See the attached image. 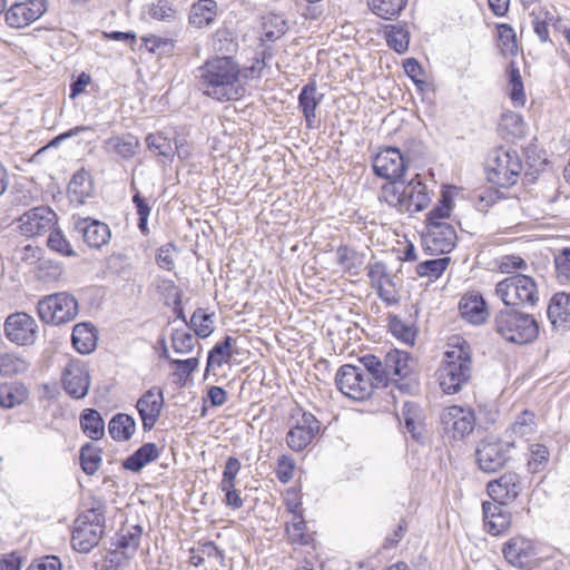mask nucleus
I'll return each mask as SVG.
<instances>
[{"instance_id": "nucleus-1", "label": "nucleus", "mask_w": 570, "mask_h": 570, "mask_svg": "<svg viewBox=\"0 0 570 570\" xmlns=\"http://www.w3.org/2000/svg\"><path fill=\"white\" fill-rule=\"evenodd\" d=\"M239 65L230 56L208 59L198 68L204 94L218 101L237 99L239 94Z\"/></svg>"}, {"instance_id": "nucleus-2", "label": "nucleus", "mask_w": 570, "mask_h": 570, "mask_svg": "<svg viewBox=\"0 0 570 570\" xmlns=\"http://www.w3.org/2000/svg\"><path fill=\"white\" fill-rule=\"evenodd\" d=\"M472 377V355L469 344H462L446 351L444 360L438 370L440 387L445 394H455L466 385Z\"/></svg>"}, {"instance_id": "nucleus-3", "label": "nucleus", "mask_w": 570, "mask_h": 570, "mask_svg": "<svg viewBox=\"0 0 570 570\" xmlns=\"http://www.w3.org/2000/svg\"><path fill=\"white\" fill-rule=\"evenodd\" d=\"M493 324L495 332L510 343L528 344L539 336V324L533 315L513 308L499 311Z\"/></svg>"}, {"instance_id": "nucleus-4", "label": "nucleus", "mask_w": 570, "mask_h": 570, "mask_svg": "<svg viewBox=\"0 0 570 570\" xmlns=\"http://www.w3.org/2000/svg\"><path fill=\"white\" fill-rule=\"evenodd\" d=\"M382 198L401 213L421 212L431 202L426 185L416 178L411 179L407 184H385L382 187Z\"/></svg>"}, {"instance_id": "nucleus-5", "label": "nucleus", "mask_w": 570, "mask_h": 570, "mask_svg": "<svg viewBox=\"0 0 570 570\" xmlns=\"http://www.w3.org/2000/svg\"><path fill=\"white\" fill-rule=\"evenodd\" d=\"M522 167V160L517 150L498 147L488 155L487 178L493 185L509 188L517 184Z\"/></svg>"}, {"instance_id": "nucleus-6", "label": "nucleus", "mask_w": 570, "mask_h": 570, "mask_svg": "<svg viewBox=\"0 0 570 570\" xmlns=\"http://www.w3.org/2000/svg\"><path fill=\"white\" fill-rule=\"evenodd\" d=\"M495 295L505 306L533 307L539 301L534 279L524 274H514L499 282L495 286Z\"/></svg>"}, {"instance_id": "nucleus-7", "label": "nucleus", "mask_w": 570, "mask_h": 570, "mask_svg": "<svg viewBox=\"0 0 570 570\" xmlns=\"http://www.w3.org/2000/svg\"><path fill=\"white\" fill-rule=\"evenodd\" d=\"M37 312L40 320L47 324H65L77 317L78 301L65 292L51 294L38 302Z\"/></svg>"}, {"instance_id": "nucleus-8", "label": "nucleus", "mask_w": 570, "mask_h": 570, "mask_svg": "<svg viewBox=\"0 0 570 570\" xmlns=\"http://www.w3.org/2000/svg\"><path fill=\"white\" fill-rule=\"evenodd\" d=\"M513 448V441H502L493 436L482 439L475 449L478 466L485 473L500 471L510 461Z\"/></svg>"}, {"instance_id": "nucleus-9", "label": "nucleus", "mask_w": 570, "mask_h": 570, "mask_svg": "<svg viewBox=\"0 0 570 570\" xmlns=\"http://www.w3.org/2000/svg\"><path fill=\"white\" fill-rule=\"evenodd\" d=\"M335 383L344 395L355 401L371 397L375 390L368 374L361 366L352 364H344L338 368Z\"/></svg>"}, {"instance_id": "nucleus-10", "label": "nucleus", "mask_w": 570, "mask_h": 570, "mask_svg": "<svg viewBox=\"0 0 570 570\" xmlns=\"http://www.w3.org/2000/svg\"><path fill=\"white\" fill-rule=\"evenodd\" d=\"M410 360V353L401 350H392L385 354L384 366L387 374V384L392 382L401 391H411L415 381L413 380Z\"/></svg>"}, {"instance_id": "nucleus-11", "label": "nucleus", "mask_w": 570, "mask_h": 570, "mask_svg": "<svg viewBox=\"0 0 570 570\" xmlns=\"http://www.w3.org/2000/svg\"><path fill=\"white\" fill-rule=\"evenodd\" d=\"M372 167L376 176L389 180L387 184L400 185L406 163L400 149L387 147L373 158Z\"/></svg>"}, {"instance_id": "nucleus-12", "label": "nucleus", "mask_w": 570, "mask_h": 570, "mask_svg": "<svg viewBox=\"0 0 570 570\" xmlns=\"http://www.w3.org/2000/svg\"><path fill=\"white\" fill-rule=\"evenodd\" d=\"M4 333L7 338L17 345H31L37 340L38 325L27 313H14L7 317Z\"/></svg>"}, {"instance_id": "nucleus-13", "label": "nucleus", "mask_w": 570, "mask_h": 570, "mask_svg": "<svg viewBox=\"0 0 570 570\" xmlns=\"http://www.w3.org/2000/svg\"><path fill=\"white\" fill-rule=\"evenodd\" d=\"M72 224L77 234L82 237L90 248L99 249L110 240L109 226L98 219L72 216Z\"/></svg>"}, {"instance_id": "nucleus-14", "label": "nucleus", "mask_w": 570, "mask_h": 570, "mask_svg": "<svg viewBox=\"0 0 570 570\" xmlns=\"http://www.w3.org/2000/svg\"><path fill=\"white\" fill-rule=\"evenodd\" d=\"M165 404L164 392L159 387H151L146 391L136 403L142 430L149 432L160 417Z\"/></svg>"}, {"instance_id": "nucleus-15", "label": "nucleus", "mask_w": 570, "mask_h": 570, "mask_svg": "<svg viewBox=\"0 0 570 570\" xmlns=\"http://www.w3.org/2000/svg\"><path fill=\"white\" fill-rule=\"evenodd\" d=\"M441 423L444 431L451 432L454 439H463L473 431L475 417L471 410L452 405L442 412Z\"/></svg>"}, {"instance_id": "nucleus-16", "label": "nucleus", "mask_w": 570, "mask_h": 570, "mask_svg": "<svg viewBox=\"0 0 570 570\" xmlns=\"http://www.w3.org/2000/svg\"><path fill=\"white\" fill-rule=\"evenodd\" d=\"M46 11V0L16 2L6 11V22L11 28H24L38 20Z\"/></svg>"}, {"instance_id": "nucleus-17", "label": "nucleus", "mask_w": 570, "mask_h": 570, "mask_svg": "<svg viewBox=\"0 0 570 570\" xmlns=\"http://www.w3.org/2000/svg\"><path fill=\"white\" fill-rule=\"evenodd\" d=\"M56 218L57 215L51 208L47 206L35 207L20 216L19 228L22 235L35 237L51 230Z\"/></svg>"}, {"instance_id": "nucleus-18", "label": "nucleus", "mask_w": 570, "mask_h": 570, "mask_svg": "<svg viewBox=\"0 0 570 570\" xmlns=\"http://www.w3.org/2000/svg\"><path fill=\"white\" fill-rule=\"evenodd\" d=\"M423 242L430 254H448L455 247L458 235L451 224H434V226L428 227Z\"/></svg>"}, {"instance_id": "nucleus-19", "label": "nucleus", "mask_w": 570, "mask_h": 570, "mask_svg": "<svg viewBox=\"0 0 570 570\" xmlns=\"http://www.w3.org/2000/svg\"><path fill=\"white\" fill-rule=\"evenodd\" d=\"M521 490V480L515 472H507L487 484L489 497L501 504L513 502L519 497Z\"/></svg>"}, {"instance_id": "nucleus-20", "label": "nucleus", "mask_w": 570, "mask_h": 570, "mask_svg": "<svg viewBox=\"0 0 570 570\" xmlns=\"http://www.w3.org/2000/svg\"><path fill=\"white\" fill-rule=\"evenodd\" d=\"M66 393L72 399H83L89 391L90 377L87 368L79 363H69L62 375Z\"/></svg>"}, {"instance_id": "nucleus-21", "label": "nucleus", "mask_w": 570, "mask_h": 570, "mask_svg": "<svg viewBox=\"0 0 570 570\" xmlns=\"http://www.w3.org/2000/svg\"><path fill=\"white\" fill-rule=\"evenodd\" d=\"M502 552L505 560L518 568L528 567L537 554L533 541L524 537L511 538L504 543Z\"/></svg>"}, {"instance_id": "nucleus-22", "label": "nucleus", "mask_w": 570, "mask_h": 570, "mask_svg": "<svg viewBox=\"0 0 570 570\" xmlns=\"http://www.w3.org/2000/svg\"><path fill=\"white\" fill-rule=\"evenodd\" d=\"M324 94L317 90L314 79H311L299 91L297 102L298 109L302 111L306 128H316L317 116L316 109L323 102Z\"/></svg>"}, {"instance_id": "nucleus-23", "label": "nucleus", "mask_w": 570, "mask_h": 570, "mask_svg": "<svg viewBox=\"0 0 570 570\" xmlns=\"http://www.w3.org/2000/svg\"><path fill=\"white\" fill-rule=\"evenodd\" d=\"M505 505L495 501L482 503L484 529L489 534L499 535L510 527L511 514L504 509Z\"/></svg>"}, {"instance_id": "nucleus-24", "label": "nucleus", "mask_w": 570, "mask_h": 570, "mask_svg": "<svg viewBox=\"0 0 570 570\" xmlns=\"http://www.w3.org/2000/svg\"><path fill=\"white\" fill-rule=\"evenodd\" d=\"M548 318L553 328L560 332L570 330V293H556L548 306Z\"/></svg>"}, {"instance_id": "nucleus-25", "label": "nucleus", "mask_w": 570, "mask_h": 570, "mask_svg": "<svg viewBox=\"0 0 570 570\" xmlns=\"http://www.w3.org/2000/svg\"><path fill=\"white\" fill-rule=\"evenodd\" d=\"M461 316L474 325L483 324L488 318L487 303L481 294L464 295L459 303Z\"/></svg>"}, {"instance_id": "nucleus-26", "label": "nucleus", "mask_w": 570, "mask_h": 570, "mask_svg": "<svg viewBox=\"0 0 570 570\" xmlns=\"http://www.w3.org/2000/svg\"><path fill=\"white\" fill-rule=\"evenodd\" d=\"M140 147L139 140L134 135H117L104 140L102 148L108 154H114L122 160L131 159Z\"/></svg>"}, {"instance_id": "nucleus-27", "label": "nucleus", "mask_w": 570, "mask_h": 570, "mask_svg": "<svg viewBox=\"0 0 570 570\" xmlns=\"http://www.w3.org/2000/svg\"><path fill=\"white\" fill-rule=\"evenodd\" d=\"M105 528L92 527L88 524H76L72 531L71 543L72 548L79 552L87 553L96 547L102 534Z\"/></svg>"}, {"instance_id": "nucleus-28", "label": "nucleus", "mask_w": 570, "mask_h": 570, "mask_svg": "<svg viewBox=\"0 0 570 570\" xmlns=\"http://www.w3.org/2000/svg\"><path fill=\"white\" fill-rule=\"evenodd\" d=\"M218 13V6L215 0H198L193 3L188 14V22L200 29L212 24Z\"/></svg>"}, {"instance_id": "nucleus-29", "label": "nucleus", "mask_w": 570, "mask_h": 570, "mask_svg": "<svg viewBox=\"0 0 570 570\" xmlns=\"http://www.w3.org/2000/svg\"><path fill=\"white\" fill-rule=\"evenodd\" d=\"M159 458V449L153 442L144 443L132 454H130L124 462L122 468L131 472L141 471L147 464Z\"/></svg>"}, {"instance_id": "nucleus-30", "label": "nucleus", "mask_w": 570, "mask_h": 570, "mask_svg": "<svg viewBox=\"0 0 570 570\" xmlns=\"http://www.w3.org/2000/svg\"><path fill=\"white\" fill-rule=\"evenodd\" d=\"M94 185L90 174L83 168L76 171L67 186V193L71 202L83 204L91 196Z\"/></svg>"}, {"instance_id": "nucleus-31", "label": "nucleus", "mask_w": 570, "mask_h": 570, "mask_svg": "<svg viewBox=\"0 0 570 570\" xmlns=\"http://www.w3.org/2000/svg\"><path fill=\"white\" fill-rule=\"evenodd\" d=\"M72 345L80 354H89L97 346V331L91 323H79L73 326Z\"/></svg>"}, {"instance_id": "nucleus-32", "label": "nucleus", "mask_w": 570, "mask_h": 570, "mask_svg": "<svg viewBox=\"0 0 570 570\" xmlns=\"http://www.w3.org/2000/svg\"><path fill=\"white\" fill-rule=\"evenodd\" d=\"M236 342V338L226 335L222 342L214 345L207 356L206 373H208L210 368L219 367L230 361L233 355L236 353L234 348Z\"/></svg>"}, {"instance_id": "nucleus-33", "label": "nucleus", "mask_w": 570, "mask_h": 570, "mask_svg": "<svg viewBox=\"0 0 570 570\" xmlns=\"http://www.w3.org/2000/svg\"><path fill=\"white\" fill-rule=\"evenodd\" d=\"M135 431L136 421L127 413H117L108 423V432L111 439L117 442L130 440Z\"/></svg>"}, {"instance_id": "nucleus-34", "label": "nucleus", "mask_w": 570, "mask_h": 570, "mask_svg": "<svg viewBox=\"0 0 570 570\" xmlns=\"http://www.w3.org/2000/svg\"><path fill=\"white\" fill-rule=\"evenodd\" d=\"M362 368L373 383L374 389L387 386V374L384 366V358L373 354H366L360 358Z\"/></svg>"}, {"instance_id": "nucleus-35", "label": "nucleus", "mask_w": 570, "mask_h": 570, "mask_svg": "<svg viewBox=\"0 0 570 570\" xmlns=\"http://www.w3.org/2000/svg\"><path fill=\"white\" fill-rule=\"evenodd\" d=\"M28 389L18 382L4 383L0 385V406L2 409H12L22 404L28 399Z\"/></svg>"}, {"instance_id": "nucleus-36", "label": "nucleus", "mask_w": 570, "mask_h": 570, "mask_svg": "<svg viewBox=\"0 0 570 570\" xmlns=\"http://www.w3.org/2000/svg\"><path fill=\"white\" fill-rule=\"evenodd\" d=\"M387 326L391 334L400 342L413 346L416 340L417 330L412 322H405L397 315L389 314Z\"/></svg>"}, {"instance_id": "nucleus-37", "label": "nucleus", "mask_w": 570, "mask_h": 570, "mask_svg": "<svg viewBox=\"0 0 570 570\" xmlns=\"http://www.w3.org/2000/svg\"><path fill=\"white\" fill-rule=\"evenodd\" d=\"M80 426L82 432L94 441H98L105 435V422L95 409H85L81 412Z\"/></svg>"}, {"instance_id": "nucleus-38", "label": "nucleus", "mask_w": 570, "mask_h": 570, "mask_svg": "<svg viewBox=\"0 0 570 570\" xmlns=\"http://www.w3.org/2000/svg\"><path fill=\"white\" fill-rule=\"evenodd\" d=\"M509 77L508 96L514 107H523L525 105V92L520 70L514 61L509 63L507 70Z\"/></svg>"}, {"instance_id": "nucleus-39", "label": "nucleus", "mask_w": 570, "mask_h": 570, "mask_svg": "<svg viewBox=\"0 0 570 570\" xmlns=\"http://www.w3.org/2000/svg\"><path fill=\"white\" fill-rule=\"evenodd\" d=\"M384 33L387 46L391 49L397 53H404L407 51L410 45V32L405 26H387Z\"/></svg>"}, {"instance_id": "nucleus-40", "label": "nucleus", "mask_w": 570, "mask_h": 570, "mask_svg": "<svg viewBox=\"0 0 570 570\" xmlns=\"http://www.w3.org/2000/svg\"><path fill=\"white\" fill-rule=\"evenodd\" d=\"M535 414L532 411H522L509 428L511 435L520 439H529L535 433Z\"/></svg>"}, {"instance_id": "nucleus-41", "label": "nucleus", "mask_w": 570, "mask_h": 570, "mask_svg": "<svg viewBox=\"0 0 570 570\" xmlns=\"http://www.w3.org/2000/svg\"><path fill=\"white\" fill-rule=\"evenodd\" d=\"M214 560L219 563L224 561L223 552L217 548L213 541H207L199 544L198 548L190 549L189 563L199 567L205 563V560Z\"/></svg>"}, {"instance_id": "nucleus-42", "label": "nucleus", "mask_w": 570, "mask_h": 570, "mask_svg": "<svg viewBox=\"0 0 570 570\" xmlns=\"http://www.w3.org/2000/svg\"><path fill=\"white\" fill-rule=\"evenodd\" d=\"M106 503L102 500H94L90 508L78 515L76 524H88L92 527H106Z\"/></svg>"}, {"instance_id": "nucleus-43", "label": "nucleus", "mask_w": 570, "mask_h": 570, "mask_svg": "<svg viewBox=\"0 0 570 570\" xmlns=\"http://www.w3.org/2000/svg\"><path fill=\"white\" fill-rule=\"evenodd\" d=\"M407 0H367V6L374 14L382 19H392L400 14Z\"/></svg>"}, {"instance_id": "nucleus-44", "label": "nucleus", "mask_w": 570, "mask_h": 570, "mask_svg": "<svg viewBox=\"0 0 570 570\" xmlns=\"http://www.w3.org/2000/svg\"><path fill=\"white\" fill-rule=\"evenodd\" d=\"M147 148L157 156L171 160L175 155V147L169 138L163 132H151L146 137Z\"/></svg>"}, {"instance_id": "nucleus-45", "label": "nucleus", "mask_w": 570, "mask_h": 570, "mask_svg": "<svg viewBox=\"0 0 570 570\" xmlns=\"http://www.w3.org/2000/svg\"><path fill=\"white\" fill-rule=\"evenodd\" d=\"M306 530L307 524L303 514L294 517L293 522L286 525V533L293 544L308 546L313 542V535Z\"/></svg>"}, {"instance_id": "nucleus-46", "label": "nucleus", "mask_w": 570, "mask_h": 570, "mask_svg": "<svg viewBox=\"0 0 570 570\" xmlns=\"http://www.w3.org/2000/svg\"><path fill=\"white\" fill-rule=\"evenodd\" d=\"M100 452L91 443H86L81 446L80 466L87 475H94L99 470L101 463Z\"/></svg>"}, {"instance_id": "nucleus-47", "label": "nucleus", "mask_w": 570, "mask_h": 570, "mask_svg": "<svg viewBox=\"0 0 570 570\" xmlns=\"http://www.w3.org/2000/svg\"><path fill=\"white\" fill-rule=\"evenodd\" d=\"M141 534L142 528L139 524L130 527L119 534L117 548L121 550L124 554L135 553L140 544Z\"/></svg>"}, {"instance_id": "nucleus-48", "label": "nucleus", "mask_w": 570, "mask_h": 570, "mask_svg": "<svg viewBox=\"0 0 570 570\" xmlns=\"http://www.w3.org/2000/svg\"><path fill=\"white\" fill-rule=\"evenodd\" d=\"M27 370L28 363L23 358L12 353H0V376L11 377Z\"/></svg>"}, {"instance_id": "nucleus-49", "label": "nucleus", "mask_w": 570, "mask_h": 570, "mask_svg": "<svg viewBox=\"0 0 570 570\" xmlns=\"http://www.w3.org/2000/svg\"><path fill=\"white\" fill-rule=\"evenodd\" d=\"M450 262L451 258L448 256L424 261L416 266V274L436 279L444 273Z\"/></svg>"}, {"instance_id": "nucleus-50", "label": "nucleus", "mask_w": 570, "mask_h": 570, "mask_svg": "<svg viewBox=\"0 0 570 570\" xmlns=\"http://www.w3.org/2000/svg\"><path fill=\"white\" fill-rule=\"evenodd\" d=\"M186 325L191 327L195 334L202 338L208 337L214 331L212 316L206 314L202 308H197L193 313Z\"/></svg>"}, {"instance_id": "nucleus-51", "label": "nucleus", "mask_w": 570, "mask_h": 570, "mask_svg": "<svg viewBox=\"0 0 570 570\" xmlns=\"http://www.w3.org/2000/svg\"><path fill=\"white\" fill-rule=\"evenodd\" d=\"M317 433L302 430V428L292 426L286 435V442L289 449L299 452L312 443Z\"/></svg>"}, {"instance_id": "nucleus-52", "label": "nucleus", "mask_w": 570, "mask_h": 570, "mask_svg": "<svg viewBox=\"0 0 570 570\" xmlns=\"http://www.w3.org/2000/svg\"><path fill=\"white\" fill-rule=\"evenodd\" d=\"M148 13L155 20L171 22L177 19L178 10L169 0H157L149 7Z\"/></svg>"}, {"instance_id": "nucleus-53", "label": "nucleus", "mask_w": 570, "mask_h": 570, "mask_svg": "<svg viewBox=\"0 0 570 570\" xmlns=\"http://www.w3.org/2000/svg\"><path fill=\"white\" fill-rule=\"evenodd\" d=\"M550 451L543 444L537 443L530 446L528 466L532 473L542 471L549 462Z\"/></svg>"}, {"instance_id": "nucleus-54", "label": "nucleus", "mask_w": 570, "mask_h": 570, "mask_svg": "<svg viewBox=\"0 0 570 570\" xmlns=\"http://www.w3.org/2000/svg\"><path fill=\"white\" fill-rule=\"evenodd\" d=\"M214 47L222 56H229L237 51L238 43L227 29H219L214 36Z\"/></svg>"}, {"instance_id": "nucleus-55", "label": "nucleus", "mask_w": 570, "mask_h": 570, "mask_svg": "<svg viewBox=\"0 0 570 570\" xmlns=\"http://www.w3.org/2000/svg\"><path fill=\"white\" fill-rule=\"evenodd\" d=\"M452 198L448 195H442L439 205L433 207L426 215L428 227L434 226V224H445L442 222L444 218L450 217L451 214Z\"/></svg>"}, {"instance_id": "nucleus-56", "label": "nucleus", "mask_w": 570, "mask_h": 570, "mask_svg": "<svg viewBox=\"0 0 570 570\" xmlns=\"http://www.w3.org/2000/svg\"><path fill=\"white\" fill-rule=\"evenodd\" d=\"M196 343L197 340L190 332L175 330L171 334V345L176 353L187 354L193 351Z\"/></svg>"}, {"instance_id": "nucleus-57", "label": "nucleus", "mask_w": 570, "mask_h": 570, "mask_svg": "<svg viewBox=\"0 0 570 570\" xmlns=\"http://www.w3.org/2000/svg\"><path fill=\"white\" fill-rule=\"evenodd\" d=\"M170 364L176 366V371L173 373L175 377H177V383L179 385H185L187 377L196 371L199 365L198 357H190L186 360H170Z\"/></svg>"}, {"instance_id": "nucleus-58", "label": "nucleus", "mask_w": 570, "mask_h": 570, "mask_svg": "<svg viewBox=\"0 0 570 570\" xmlns=\"http://www.w3.org/2000/svg\"><path fill=\"white\" fill-rule=\"evenodd\" d=\"M47 244L51 250H55L63 256L77 255L71 244L60 229H53L50 232Z\"/></svg>"}, {"instance_id": "nucleus-59", "label": "nucleus", "mask_w": 570, "mask_h": 570, "mask_svg": "<svg viewBox=\"0 0 570 570\" xmlns=\"http://www.w3.org/2000/svg\"><path fill=\"white\" fill-rule=\"evenodd\" d=\"M142 42L147 51L157 53L159 56L169 53L173 48V41L167 38H160L157 36H148L142 38Z\"/></svg>"}, {"instance_id": "nucleus-60", "label": "nucleus", "mask_w": 570, "mask_h": 570, "mask_svg": "<svg viewBox=\"0 0 570 570\" xmlns=\"http://www.w3.org/2000/svg\"><path fill=\"white\" fill-rule=\"evenodd\" d=\"M240 462L235 456H229L225 463L219 488L235 485L236 476L240 470Z\"/></svg>"}, {"instance_id": "nucleus-61", "label": "nucleus", "mask_w": 570, "mask_h": 570, "mask_svg": "<svg viewBox=\"0 0 570 570\" xmlns=\"http://www.w3.org/2000/svg\"><path fill=\"white\" fill-rule=\"evenodd\" d=\"M499 39L512 55L518 53L517 36L513 28L508 23L498 24Z\"/></svg>"}, {"instance_id": "nucleus-62", "label": "nucleus", "mask_w": 570, "mask_h": 570, "mask_svg": "<svg viewBox=\"0 0 570 570\" xmlns=\"http://www.w3.org/2000/svg\"><path fill=\"white\" fill-rule=\"evenodd\" d=\"M554 266L558 277L570 278V247H564L554 254Z\"/></svg>"}, {"instance_id": "nucleus-63", "label": "nucleus", "mask_w": 570, "mask_h": 570, "mask_svg": "<svg viewBox=\"0 0 570 570\" xmlns=\"http://www.w3.org/2000/svg\"><path fill=\"white\" fill-rule=\"evenodd\" d=\"M295 463L286 455H282L277 460L276 475L282 483L289 482L294 476Z\"/></svg>"}, {"instance_id": "nucleus-64", "label": "nucleus", "mask_w": 570, "mask_h": 570, "mask_svg": "<svg viewBox=\"0 0 570 570\" xmlns=\"http://www.w3.org/2000/svg\"><path fill=\"white\" fill-rule=\"evenodd\" d=\"M27 570H61V561L56 556H46L35 560Z\"/></svg>"}]
</instances>
